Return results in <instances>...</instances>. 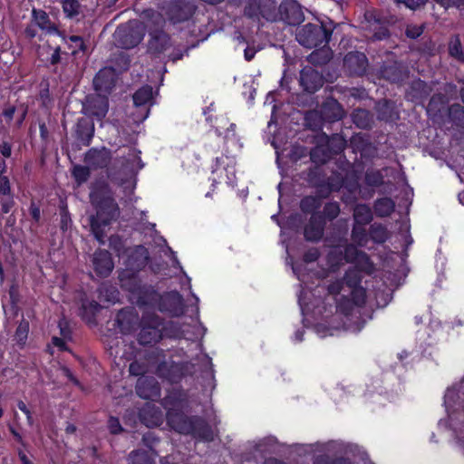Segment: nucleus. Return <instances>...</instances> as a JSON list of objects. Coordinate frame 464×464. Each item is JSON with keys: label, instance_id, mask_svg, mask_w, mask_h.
I'll return each mask as SVG.
<instances>
[{"label": "nucleus", "instance_id": "nucleus-8", "mask_svg": "<svg viewBox=\"0 0 464 464\" xmlns=\"http://www.w3.org/2000/svg\"><path fill=\"white\" fill-rule=\"evenodd\" d=\"M235 159L227 155H222L217 158L215 167L213 169V180L217 179L219 182L224 181L229 187H235L236 184V170H235Z\"/></svg>", "mask_w": 464, "mask_h": 464}, {"label": "nucleus", "instance_id": "nucleus-50", "mask_svg": "<svg viewBox=\"0 0 464 464\" xmlns=\"http://www.w3.org/2000/svg\"><path fill=\"white\" fill-rule=\"evenodd\" d=\"M30 214L35 221H39L41 217V211L40 208L34 203H32L30 206Z\"/></svg>", "mask_w": 464, "mask_h": 464}, {"label": "nucleus", "instance_id": "nucleus-36", "mask_svg": "<svg viewBox=\"0 0 464 464\" xmlns=\"http://www.w3.org/2000/svg\"><path fill=\"white\" fill-rule=\"evenodd\" d=\"M29 332V324L25 321L21 322L15 332V339L21 344L24 343Z\"/></svg>", "mask_w": 464, "mask_h": 464}, {"label": "nucleus", "instance_id": "nucleus-14", "mask_svg": "<svg viewBox=\"0 0 464 464\" xmlns=\"http://www.w3.org/2000/svg\"><path fill=\"white\" fill-rule=\"evenodd\" d=\"M116 78L115 70L111 67H105L99 71L93 79V85L97 92H107L114 85Z\"/></svg>", "mask_w": 464, "mask_h": 464}, {"label": "nucleus", "instance_id": "nucleus-5", "mask_svg": "<svg viewBox=\"0 0 464 464\" xmlns=\"http://www.w3.org/2000/svg\"><path fill=\"white\" fill-rule=\"evenodd\" d=\"M366 260V256L353 246L338 245L333 247L326 257L327 268H324L319 276H327L335 272L344 262H361Z\"/></svg>", "mask_w": 464, "mask_h": 464}, {"label": "nucleus", "instance_id": "nucleus-13", "mask_svg": "<svg viewBox=\"0 0 464 464\" xmlns=\"http://www.w3.org/2000/svg\"><path fill=\"white\" fill-rule=\"evenodd\" d=\"M92 266L95 272L101 276H107L114 267L111 255L106 250H98L94 253Z\"/></svg>", "mask_w": 464, "mask_h": 464}, {"label": "nucleus", "instance_id": "nucleus-60", "mask_svg": "<svg viewBox=\"0 0 464 464\" xmlns=\"http://www.w3.org/2000/svg\"><path fill=\"white\" fill-rule=\"evenodd\" d=\"M59 52H60V48L58 47V48H56L54 53L52 55V63H58V61L60 59Z\"/></svg>", "mask_w": 464, "mask_h": 464}, {"label": "nucleus", "instance_id": "nucleus-25", "mask_svg": "<svg viewBox=\"0 0 464 464\" xmlns=\"http://www.w3.org/2000/svg\"><path fill=\"white\" fill-rule=\"evenodd\" d=\"M354 220L357 225H365L372 220L371 208L366 205H357L353 212Z\"/></svg>", "mask_w": 464, "mask_h": 464}, {"label": "nucleus", "instance_id": "nucleus-41", "mask_svg": "<svg viewBox=\"0 0 464 464\" xmlns=\"http://www.w3.org/2000/svg\"><path fill=\"white\" fill-rule=\"evenodd\" d=\"M108 427L111 433L117 434L121 431V426L117 418L111 417L108 421Z\"/></svg>", "mask_w": 464, "mask_h": 464}, {"label": "nucleus", "instance_id": "nucleus-64", "mask_svg": "<svg viewBox=\"0 0 464 464\" xmlns=\"http://www.w3.org/2000/svg\"><path fill=\"white\" fill-rule=\"evenodd\" d=\"M265 464H284V463H283V462H281V461H278V460H276V459H267V460L266 461V463H265Z\"/></svg>", "mask_w": 464, "mask_h": 464}, {"label": "nucleus", "instance_id": "nucleus-52", "mask_svg": "<svg viewBox=\"0 0 464 464\" xmlns=\"http://www.w3.org/2000/svg\"><path fill=\"white\" fill-rule=\"evenodd\" d=\"M0 151L4 157L8 158L12 151L11 146L8 143L4 142L0 147Z\"/></svg>", "mask_w": 464, "mask_h": 464}, {"label": "nucleus", "instance_id": "nucleus-53", "mask_svg": "<svg viewBox=\"0 0 464 464\" xmlns=\"http://www.w3.org/2000/svg\"><path fill=\"white\" fill-rule=\"evenodd\" d=\"M235 127H236L235 124H230V128L227 130L226 136H225V139L227 141L234 142L236 140V139L234 137L235 136V133H234Z\"/></svg>", "mask_w": 464, "mask_h": 464}, {"label": "nucleus", "instance_id": "nucleus-17", "mask_svg": "<svg viewBox=\"0 0 464 464\" xmlns=\"http://www.w3.org/2000/svg\"><path fill=\"white\" fill-rule=\"evenodd\" d=\"M140 420L147 427H156L161 424L162 413L150 402H146L139 414Z\"/></svg>", "mask_w": 464, "mask_h": 464}, {"label": "nucleus", "instance_id": "nucleus-37", "mask_svg": "<svg viewBox=\"0 0 464 464\" xmlns=\"http://www.w3.org/2000/svg\"><path fill=\"white\" fill-rule=\"evenodd\" d=\"M457 392L455 389H448L444 397V405L450 419H451L450 409L455 401Z\"/></svg>", "mask_w": 464, "mask_h": 464}, {"label": "nucleus", "instance_id": "nucleus-31", "mask_svg": "<svg viewBox=\"0 0 464 464\" xmlns=\"http://www.w3.org/2000/svg\"><path fill=\"white\" fill-rule=\"evenodd\" d=\"M72 176L75 179L78 185L84 183L89 176L90 170L87 167L84 166H74L72 169Z\"/></svg>", "mask_w": 464, "mask_h": 464}, {"label": "nucleus", "instance_id": "nucleus-57", "mask_svg": "<svg viewBox=\"0 0 464 464\" xmlns=\"http://www.w3.org/2000/svg\"><path fill=\"white\" fill-rule=\"evenodd\" d=\"M291 266H292V269H293V272L294 274L297 276V278L302 282V283H305L304 281V276L303 274H301V272L299 271V269L293 264L291 263Z\"/></svg>", "mask_w": 464, "mask_h": 464}, {"label": "nucleus", "instance_id": "nucleus-62", "mask_svg": "<svg viewBox=\"0 0 464 464\" xmlns=\"http://www.w3.org/2000/svg\"><path fill=\"white\" fill-rule=\"evenodd\" d=\"M303 334H304V331L303 330H297L295 332V341L301 342L303 340Z\"/></svg>", "mask_w": 464, "mask_h": 464}, {"label": "nucleus", "instance_id": "nucleus-11", "mask_svg": "<svg viewBox=\"0 0 464 464\" xmlns=\"http://www.w3.org/2000/svg\"><path fill=\"white\" fill-rule=\"evenodd\" d=\"M108 108L107 99L101 94L88 97L83 105L84 113L91 117H96L98 120H102L105 117Z\"/></svg>", "mask_w": 464, "mask_h": 464}, {"label": "nucleus", "instance_id": "nucleus-46", "mask_svg": "<svg viewBox=\"0 0 464 464\" xmlns=\"http://www.w3.org/2000/svg\"><path fill=\"white\" fill-rule=\"evenodd\" d=\"M327 299H332V300H334L335 303H336V306H335V310H337V304H338V301L342 299V294H335V295H331L329 292H328V297ZM327 303H330V300H327ZM344 317L343 316V314H341L340 312L336 311L335 312V314H334V319L336 318H341V317ZM342 320L344 322L345 321V318H342Z\"/></svg>", "mask_w": 464, "mask_h": 464}, {"label": "nucleus", "instance_id": "nucleus-44", "mask_svg": "<svg viewBox=\"0 0 464 464\" xmlns=\"http://www.w3.org/2000/svg\"><path fill=\"white\" fill-rule=\"evenodd\" d=\"M398 3L404 4L410 9H416L423 5L428 0H396Z\"/></svg>", "mask_w": 464, "mask_h": 464}, {"label": "nucleus", "instance_id": "nucleus-10", "mask_svg": "<svg viewBox=\"0 0 464 464\" xmlns=\"http://www.w3.org/2000/svg\"><path fill=\"white\" fill-rule=\"evenodd\" d=\"M143 168L141 160L140 157V151L135 149H130L128 157L123 163V171L128 175V179L122 183L127 184L126 188L133 189L135 187V175Z\"/></svg>", "mask_w": 464, "mask_h": 464}, {"label": "nucleus", "instance_id": "nucleus-18", "mask_svg": "<svg viewBox=\"0 0 464 464\" xmlns=\"http://www.w3.org/2000/svg\"><path fill=\"white\" fill-rule=\"evenodd\" d=\"M117 323L121 331L124 334L130 333L135 329L139 324L137 314L132 309L126 308L121 310L117 315Z\"/></svg>", "mask_w": 464, "mask_h": 464}, {"label": "nucleus", "instance_id": "nucleus-7", "mask_svg": "<svg viewBox=\"0 0 464 464\" xmlns=\"http://www.w3.org/2000/svg\"><path fill=\"white\" fill-rule=\"evenodd\" d=\"M329 37L330 34L324 27L311 24L303 26L296 34V40L307 48L327 44Z\"/></svg>", "mask_w": 464, "mask_h": 464}, {"label": "nucleus", "instance_id": "nucleus-28", "mask_svg": "<svg viewBox=\"0 0 464 464\" xmlns=\"http://www.w3.org/2000/svg\"><path fill=\"white\" fill-rule=\"evenodd\" d=\"M450 54L459 61H464V51L459 37H453L449 43Z\"/></svg>", "mask_w": 464, "mask_h": 464}, {"label": "nucleus", "instance_id": "nucleus-34", "mask_svg": "<svg viewBox=\"0 0 464 464\" xmlns=\"http://www.w3.org/2000/svg\"><path fill=\"white\" fill-rule=\"evenodd\" d=\"M101 305L96 301L83 302L82 304V316L90 320L95 313L99 311Z\"/></svg>", "mask_w": 464, "mask_h": 464}, {"label": "nucleus", "instance_id": "nucleus-16", "mask_svg": "<svg viewBox=\"0 0 464 464\" xmlns=\"http://www.w3.org/2000/svg\"><path fill=\"white\" fill-rule=\"evenodd\" d=\"M300 82L305 91L314 92L323 85V78L315 70L304 68L300 73Z\"/></svg>", "mask_w": 464, "mask_h": 464}, {"label": "nucleus", "instance_id": "nucleus-4", "mask_svg": "<svg viewBox=\"0 0 464 464\" xmlns=\"http://www.w3.org/2000/svg\"><path fill=\"white\" fill-rule=\"evenodd\" d=\"M143 22L130 21L117 28L114 38L119 46L129 49L138 45L144 37L145 30L150 29V24H161L163 16L158 12L148 10L143 14Z\"/></svg>", "mask_w": 464, "mask_h": 464}, {"label": "nucleus", "instance_id": "nucleus-32", "mask_svg": "<svg viewBox=\"0 0 464 464\" xmlns=\"http://www.w3.org/2000/svg\"><path fill=\"white\" fill-rule=\"evenodd\" d=\"M64 42L68 44L69 48L72 50V53L75 54L79 50H83L84 44L80 36L72 35L68 38L63 37Z\"/></svg>", "mask_w": 464, "mask_h": 464}, {"label": "nucleus", "instance_id": "nucleus-22", "mask_svg": "<svg viewBox=\"0 0 464 464\" xmlns=\"http://www.w3.org/2000/svg\"><path fill=\"white\" fill-rule=\"evenodd\" d=\"M61 4L67 18L78 19L83 14V7L78 0H61Z\"/></svg>", "mask_w": 464, "mask_h": 464}, {"label": "nucleus", "instance_id": "nucleus-33", "mask_svg": "<svg viewBox=\"0 0 464 464\" xmlns=\"http://www.w3.org/2000/svg\"><path fill=\"white\" fill-rule=\"evenodd\" d=\"M353 119L354 123L360 128L364 129L369 126V113L364 110L356 111L353 115Z\"/></svg>", "mask_w": 464, "mask_h": 464}, {"label": "nucleus", "instance_id": "nucleus-9", "mask_svg": "<svg viewBox=\"0 0 464 464\" xmlns=\"http://www.w3.org/2000/svg\"><path fill=\"white\" fill-rule=\"evenodd\" d=\"M160 324L161 322L158 316L149 313L144 314L141 321L142 328L139 334L140 343L149 344L159 341L161 338Z\"/></svg>", "mask_w": 464, "mask_h": 464}, {"label": "nucleus", "instance_id": "nucleus-21", "mask_svg": "<svg viewBox=\"0 0 464 464\" xmlns=\"http://www.w3.org/2000/svg\"><path fill=\"white\" fill-rule=\"evenodd\" d=\"M323 224L319 217L313 216L310 223L304 228V237L307 240H318L323 236Z\"/></svg>", "mask_w": 464, "mask_h": 464}, {"label": "nucleus", "instance_id": "nucleus-23", "mask_svg": "<svg viewBox=\"0 0 464 464\" xmlns=\"http://www.w3.org/2000/svg\"><path fill=\"white\" fill-rule=\"evenodd\" d=\"M153 99V90L150 86H143L133 95V102L136 107L151 104Z\"/></svg>", "mask_w": 464, "mask_h": 464}, {"label": "nucleus", "instance_id": "nucleus-29", "mask_svg": "<svg viewBox=\"0 0 464 464\" xmlns=\"http://www.w3.org/2000/svg\"><path fill=\"white\" fill-rule=\"evenodd\" d=\"M119 291L113 286L103 285L100 289V298L109 303H116L119 301Z\"/></svg>", "mask_w": 464, "mask_h": 464}, {"label": "nucleus", "instance_id": "nucleus-39", "mask_svg": "<svg viewBox=\"0 0 464 464\" xmlns=\"http://www.w3.org/2000/svg\"><path fill=\"white\" fill-rule=\"evenodd\" d=\"M324 215L333 219L336 218L340 212L339 205L336 202L328 203L324 209Z\"/></svg>", "mask_w": 464, "mask_h": 464}, {"label": "nucleus", "instance_id": "nucleus-42", "mask_svg": "<svg viewBox=\"0 0 464 464\" xmlns=\"http://www.w3.org/2000/svg\"><path fill=\"white\" fill-rule=\"evenodd\" d=\"M10 192V184L7 177L0 175V196L8 195Z\"/></svg>", "mask_w": 464, "mask_h": 464}, {"label": "nucleus", "instance_id": "nucleus-51", "mask_svg": "<svg viewBox=\"0 0 464 464\" xmlns=\"http://www.w3.org/2000/svg\"><path fill=\"white\" fill-rule=\"evenodd\" d=\"M130 372L132 375H140L141 373V369L139 362H134L130 364Z\"/></svg>", "mask_w": 464, "mask_h": 464}, {"label": "nucleus", "instance_id": "nucleus-12", "mask_svg": "<svg viewBox=\"0 0 464 464\" xmlns=\"http://www.w3.org/2000/svg\"><path fill=\"white\" fill-rule=\"evenodd\" d=\"M165 20L163 19L162 23L157 24L155 23L150 24V34L151 39L150 41L149 48L153 53H162L169 48V37L162 31L158 30V27L161 26L164 24Z\"/></svg>", "mask_w": 464, "mask_h": 464}, {"label": "nucleus", "instance_id": "nucleus-49", "mask_svg": "<svg viewBox=\"0 0 464 464\" xmlns=\"http://www.w3.org/2000/svg\"><path fill=\"white\" fill-rule=\"evenodd\" d=\"M317 257H318V251H317V249L313 248V249L308 250L305 253L304 260L306 264H309L311 262L315 261L317 259Z\"/></svg>", "mask_w": 464, "mask_h": 464}, {"label": "nucleus", "instance_id": "nucleus-20", "mask_svg": "<svg viewBox=\"0 0 464 464\" xmlns=\"http://www.w3.org/2000/svg\"><path fill=\"white\" fill-rule=\"evenodd\" d=\"M110 151L102 148L101 150H91L85 156V161L95 168H102L109 163Z\"/></svg>", "mask_w": 464, "mask_h": 464}, {"label": "nucleus", "instance_id": "nucleus-56", "mask_svg": "<svg viewBox=\"0 0 464 464\" xmlns=\"http://www.w3.org/2000/svg\"><path fill=\"white\" fill-rule=\"evenodd\" d=\"M53 343L59 347L60 349L62 350H65L66 347H65V343L63 339L59 338V337H53Z\"/></svg>", "mask_w": 464, "mask_h": 464}, {"label": "nucleus", "instance_id": "nucleus-40", "mask_svg": "<svg viewBox=\"0 0 464 464\" xmlns=\"http://www.w3.org/2000/svg\"><path fill=\"white\" fill-rule=\"evenodd\" d=\"M444 7L456 5L459 9L464 10V0H435Z\"/></svg>", "mask_w": 464, "mask_h": 464}, {"label": "nucleus", "instance_id": "nucleus-45", "mask_svg": "<svg viewBox=\"0 0 464 464\" xmlns=\"http://www.w3.org/2000/svg\"><path fill=\"white\" fill-rule=\"evenodd\" d=\"M328 105L331 106L334 110V114L332 118L333 121L340 120L343 118V111L341 109L338 102H336L335 101H332V102H328Z\"/></svg>", "mask_w": 464, "mask_h": 464}, {"label": "nucleus", "instance_id": "nucleus-61", "mask_svg": "<svg viewBox=\"0 0 464 464\" xmlns=\"http://www.w3.org/2000/svg\"><path fill=\"white\" fill-rule=\"evenodd\" d=\"M75 430H76V427L73 424H72V423L67 424V426L65 428L66 433L72 434L75 432Z\"/></svg>", "mask_w": 464, "mask_h": 464}, {"label": "nucleus", "instance_id": "nucleus-1", "mask_svg": "<svg viewBox=\"0 0 464 464\" xmlns=\"http://www.w3.org/2000/svg\"><path fill=\"white\" fill-rule=\"evenodd\" d=\"M345 283L336 281L329 285V293L331 295L342 294V299L338 301L337 311L343 314L345 321L343 324H337L330 328H325L320 324L315 326L316 334L321 337L333 335L334 330L344 328L352 332H359L365 323L361 319V310L365 303L366 293L358 284L361 280L359 272L355 269H350L346 272L344 277Z\"/></svg>", "mask_w": 464, "mask_h": 464}, {"label": "nucleus", "instance_id": "nucleus-26", "mask_svg": "<svg viewBox=\"0 0 464 464\" xmlns=\"http://www.w3.org/2000/svg\"><path fill=\"white\" fill-rule=\"evenodd\" d=\"M394 209V203L392 199L384 198L376 201L374 211L380 217L389 216Z\"/></svg>", "mask_w": 464, "mask_h": 464}, {"label": "nucleus", "instance_id": "nucleus-30", "mask_svg": "<svg viewBox=\"0 0 464 464\" xmlns=\"http://www.w3.org/2000/svg\"><path fill=\"white\" fill-rule=\"evenodd\" d=\"M129 464H154V460L146 451H133L129 457Z\"/></svg>", "mask_w": 464, "mask_h": 464}, {"label": "nucleus", "instance_id": "nucleus-24", "mask_svg": "<svg viewBox=\"0 0 464 464\" xmlns=\"http://www.w3.org/2000/svg\"><path fill=\"white\" fill-rule=\"evenodd\" d=\"M33 23L42 30L48 32H56V28L52 24L48 14L42 10H33Z\"/></svg>", "mask_w": 464, "mask_h": 464}, {"label": "nucleus", "instance_id": "nucleus-63", "mask_svg": "<svg viewBox=\"0 0 464 464\" xmlns=\"http://www.w3.org/2000/svg\"><path fill=\"white\" fill-rule=\"evenodd\" d=\"M387 35V31L386 29L382 30V32L380 33H376L374 34V38L378 39V40H381L382 39L383 37H385Z\"/></svg>", "mask_w": 464, "mask_h": 464}, {"label": "nucleus", "instance_id": "nucleus-43", "mask_svg": "<svg viewBox=\"0 0 464 464\" xmlns=\"http://www.w3.org/2000/svg\"><path fill=\"white\" fill-rule=\"evenodd\" d=\"M422 34V27L419 25H409L406 29V34L410 38H416Z\"/></svg>", "mask_w": 464, "mask_h": 464}, {"label": "nucleus", "instance_id": "nucleus-59", "mask_svg": "<svg viewBox=\"0 0 464 464\" xmlns=\"http://www.w3.org/2000/svg\"><path fill=\"white\" fill-rule=\"evenodd\" d=\"M255 55V51L250 49V48H246L245 50V58L246 60L247 61H250Z\"/></svg>", "mask_w": 464, "mask_h": 464}, {"label": "nucleus", "instance_id": "nucleus-19", "mask_svg": "<svg viewBox=\"0 0 464 464\" xmlns=\"http://www.w3.org/2000/svg\"><path fill=\"white\" fill-rule=\"evenodd\" d=\"M367 58L364 53H349L344 57V64L354 73H362L366 69Z\"/></svg>", "mask_w": 464, "mask_h": 464}, {"label": "nucleus", "instance_id": "nucleus-3", "mask_svg": "<svg viewBox=\"0 0 464 464\" xmlns=\"http://www.w3.org/2000/svg\"><path fill=\"white\" fill-rule=\"evenodd\" d=\"M96 215L91 218V227L95 238L104 243L105 227L119 215V208L106 184L94 186L90 194Z\"/></svg>", "mask_w": 464, "mask_h": 464}, {"label": "nucleus", "instance_id": "nucleus-6", "mask_svg": "<svg viewBox=\"0 0 464 464\" xmlns=\"http://www.w3.org/2000/svg\"><path fill=\"white\" fill-rule=\"evenodd\" d=\"M168 423L171 429L179 433H193L205 440H213L214 433L198 420L188 419L181 413L169 411Z\"/></svg>", "mask_w": 464, "mask_h": 464}, {"label": "nucleus", "instance_id": "nucleus-2", "mask_svg": "<svg viewBox=\"0 0 464 464\" xmlns=\"http://www.w3.org/2000/svg\"><path fill=\"white\" fill-rule=\"evenodd\" d=\"M121 287L129 292L130 301L144 310L169 312L173 316L183 313V298L177 291L160 295L150 286L142 285L134 272L126 269L119 276Z\"/></svg>", "mask_w": 464, "mask_h": 464}, {"label": "nucleus", "instance_id": "nucleus-48", "mask_svg": "<svg viewBox=\"0 0 464 464\" xmlns=\"http://www.w3.org/2000/svg\"><path fill=\"white\" fill-rule=\"evenodd\" d=\"M134 252L140 256L138 266L143 265L148 257L147 250L141 246H137L134 248Z\"/></svg>", "mask_w": 464, "mask_h": 464}, {"label": "nucleus", "instance_id": "nucleus-38", "mask_svg": "<svg viewBox=\"0 0 464 464\" xmlns=\"http://www.w3.org/2000/svg\"><path fill=\"white\" fill-rule=\"evenodd\" d=\"M310 294H311L310 292L303 289L301 291L300 295H298V303H299V305H300L303 314H304L305 313H308L310 311V307H309L310 304L307 301L308 295H310Z\"/></svg>", "mask_w": 464, "mask_h": 464}, {"label": "nucleus", "instance_id": "nucleus-15", "mask_svg": "<svg viewBox=\"0 0 464 464\" xmlns=\"http://www.w3.org/2000/svg\"><path fill=\"white\" fill-rule=\"evenodd\" d=\"M136 390L138 395L144 399L153 400L160 397V387L153 378L145 376L139 378Z\"/></svg>", "mask_w": 464, "mask_h": 464}, {"label": "nucleus", "instance_id": "nucleus-35", "mask_svg": "<svg viewBox=\"0 0 464 464\" xmlns=\"http://www.w3.org/2000/svg\"><path fill=\"white\" fill-rule=\"evenodd\" d=\"M319 207L320 202L314 197H306L301 201V208L304 212H312Z\"/></svg>", "mask_w": 464, "mask_h": 464}, {"label": "nucleus", "instance_id": "nucleus-55", "mask_svg": "<svg viewBox=\"0 0 464 464\" xmlns=\"http://www.w3.org/2000/svg\"><path fill=\"white\" fill-rule=\"evenodd\" d=\"M14 111H15V109H14V106L8 107L3 112L4 117L7 121H11L13 119V117H14Z\"/></svg>", "mask_w": 464, "mask_h": 464}, {"label": "nucleus", "instance_id": "nucleus-58", "mask_svg": "<svg viewBox=\"0 0 464 464\" xmlns=\"http://www.w3.org/2000/svg\"><path fill=\"white\" fill-rule=\"evenodd\" d=\"M19 459L22 464H33L29 458L24 452H19Z\"/></svg>", "mask_w": 464, "mask_h": 464}, {"label": "nucleus", "instance_id": "nucleus-47", "mask_svg": "<svg viewBox=\"0 0 464 464\" xmlns=\"http://www.w3.org/2000/svg\"><path fill=\"white\" fill-rule=\"evenodd\" d=\"M17 407L22 412L25 414L28 423L32 425L34 423L33 416L25 403L23 401H19Z\"/></svg>", "mask_w": 464, "mask_h": 464}, {"label": "nucleus", "instance_id": "nucleus-27", "mask_svg": "<svg viewBox=\"0 0 464 464\" xmlns=\"http://www.w3.org/2000/svg\"><path fill=\"white\" fill-rule=\"evenodd\" d=\"M285 10L288 13L285 17L287 24L295 25L303 22L304 17L299 5L296 4H290L285 7Z\"/></svg>", "mask_w": 464, "mask_h": 464}, {"label": "nucleus", "instance_id": "nucleus-54", "mask_svg": "<svg viewBox=\"0 0 464 464\" xmlns=\"http://www.w3.org/2000/svg\"><path fill=\"white\" fill-rule=\"evenodd\" d=\"M245 14L250 18L255 17L256 15V5L250 4L247 7H246Z\"/></svg>", "mask_w": 464, "mask_h": 464}]
</instances>
